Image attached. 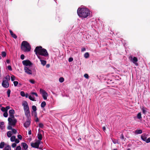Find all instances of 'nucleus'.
<instances>
[{
  "label": "nucleus",
  "instance_id": "5fc2aeb1",
  "mask_svg": "<svg viewBox=\"0 0 150 150\" xmlns=\"http://www.w3.org/2000/svg\"><path fill=\"white\" fill-rule=\"evenodd\" d=\"M120 138L122 140H123V139H124V135H123V134H122L121 135Z\"/></svg>",
  "mask_w": 150,
  "mask_h": 150
},
{
  "label": "nucleus",
  "instance_id": "338daca9",
  "mask_svg": "<svg viewBox=\"0 0 150 150\" xmlns=\"http://www.w3.org/2000/svg\"><path fill=\"white\" fill-rule=\"evenodd\" d=\"M105 129H106V128L104 126L103 127V129L104 131H105Z\"/></svg>",
  "mask_w": 150,
  "mask_h": 150
},
{
  "label": "nucleus",
  "instance_id": "e433bc0d",
  "mask_svg": "<svg viewBox=\"0 0 150 150\" xmlns=\"http://www.w3.org/2000/svg\"><path fill=\"white\" fill-rule=\"evenodd\" d=\"M20 94H21V96H23V97H24L25 96V93H24V92L23 91H21V93H20Z\"/></svg>",
  "mask_w": 150,
  "mask_h": 150
},
{
  "label": "nucleus",
  "instance_id": "13d9d810",
  "mask_svg": "<svg viewBox=\"0 0 150 150\" xmlns=\"http://www.w3.org/2000/svg\"><path fill=\"white\" fill-rule=\"evenodd\" d=\"M16 144L15 143L12 144V147L13 148H14L16 146Z\"/></svg>",
  "mask_w": 150,
  "mask_h": 150
},
{
  "label": "nucleus",
  "instance_id": "09e8293b",
  "mask_svg": "<svg viewBox=\"0 0 150 150\" xmlns=\"http://www.w3.org/2000/svg\"><path fill=\"white\" fill-rule=\"evenodd\" d=\"M7 68L9 70L12 71V69L11 66H10V65L8 66L7 67Z\"/></svg>",
  "mask_w": 150,
  "mask_h": 150
},
{
  "label": "nucleus",
  "instance_id": "ea45409f",
  "mask_svg": "<svg viewBox=\"0 0 150 150\" xmlns=\"http://www.w3.org/2000/svg\"><path fill=\"white\" fill-rule=\"evenodd\" d=\"M39 127L41 128H42L44 126L43 124L42 123H40L38 125Z\"/></svg>",
  "mask_w": 150,
  "mask_h": 150
},
{
  "label": "nucleus",
  "instance_id": "412c9836",
  "mask_svg": "<svg viewBox=\"0 0 150 150\" xmlns=\"http://www.w3.org/2000/svg\"><path fill=\"white\" fill-rule=\"evenodd\" d=\"M4 122H0V128H1V129H3L4 127Z\"/></svg>",
  "mask_w": 150,
  "mask_h": 150
},
{
  "label": "nucleus",
  "instance_id": "c85d7f7f",
  "mask_svg": "<svg viewBox=\"0 0 150 150\" xmlns=\"http://www.w3.org/2000/svg\"><path fill=\"white\" fill-rule=\"evenodd\" d=\"M23 109L24 112L30 110L29 106L23 108Z\"/></svg>",
  "mask_w": 150,
  "mask_h": 150
},
{
  "label": "nucleus",
  "instance_id": "de8ad7c7",
  "mask_svg": "<svg viewBox=\"0 0 150 150\" xmlns=\"http://www.w3.org/2000/svg\"><path fill=\"white\" fill-rule=\"evenodd\" d=\"M84 76L85 78L86 79H88L89 78L88 75L87 74H85L84 75Z\"/></svg>",
  "mask_w": 150,
  "mask_h": 150
},
{
  "label": "nucleus",
  "instance_id": "bf43d9fd",
  "mask_svg": "<svg viewBox=\"0 0 150 150\" xmlns=\"http://www.w3.org/2000/svg\"><path fill=\"white\" fill-rule=\"evenodd\" d=\"M39 121V119L38 118V117H37L35 119V121L36 122H38Z\"/></svg>",
  "mask_w": 150,
  "mask_h": 150
},
{
  "label": "nucleus",
  "instance_id": "cd10ccee",
  "mask_svg": "<svg viewBox=\"0 0 150 150\" xmlns=\"http://www.w3.org/2000/svg\"><path fill=\"white\" fill-rule=\"evenodd\" d=\"M32 109L34 112H36V111L37 110V108L35 106L33 105L32 106Z\"/></svg>",
  "mask_w": 150,
  "mask_h": 150
},
{
  "label": "nucleus",
  "instance_id": "c03bdc74",
  "mask_svg": "<svg viewBox=\"0 0 150 150\" xmlns=\"http://www.w3.org/2000/svg\"><path fill=\"white\" fill-rule=\"evenodd\" d=\"M147 143H149L150 142V137L148 138L145 141Z\"/></svg>",
  "mask_w": 150,
  "mask_h": 150
},
{
  "label": "nucleus",
  "instance_id": "39448f33",
  "mask_svg": "<svg viewBox=\"0 0 150 150\" xmlns=\"http://www.w3.org/2000/svg\"><path fill=\"white\" fill-rule=\"evenodd\" d=\"M12 118L9 117L8 119V124L9 125L13 126L15 125L17 121L15 119L13 120L12 119Z\"/></svg>",
  "mask_w": 150,
  "mask_h": 150
},
{
  "label": "nucleus",
  "instance_id": "f257e3e1",
  "mask_svg": "<svg viewBox=\"0 0 150 150\" xmlns=\"http://www.w3.org/2000/svg\"><path fill=\"white\" fill-rule=\"evenodd\" d=\"M90 11L86 8H78L77 13L78 15L80 17L86 18L89 16L90 14Z\"/></svg>",
  "mask_w": 150,
  "mask_h": 150
},
{
  "label": "nucleus",
  "instance_id": "603ef678",
  "mask_svg": "<svg viewBox=\"0 0 150 150\" xmlns=\"http://www.w3.org/2000/svg\"><path fill=\"white\" fill-rule=\"evenodd\" d=\"M17 137H18V138L20 139V140H21L22 139V136L20 135V134H18V136H17Z\"/></svg>",
  "mask_w": 150,
  "mask_h": 150
},
{
  "label": "nucleus",
  "instance_id": "f3484780",
  "mask_svg": "<svg viewBox=\"0 0 150 150\" xmlns=\"http://www.w3.org/2000/svg\"><path fill=\"white\" fill-rule=\"evenodd\" d=\"M9 32L10 33V34L11 35L12 37H13L15 39H16L17 38V36L15 34L13 33V32L11 30H9Z\"/></svg>",
  "mask_w": 150,
  "mask_h": 150
},
{
  "label": "nucleus",
  "instance_id": "37998d69",
  "mask_svg": "<svg viewBox=\"0 0 150 150\" xmlns=\"http://www.w3.org/2000/svg\"><path fill=\"white\" fill-rule=\"evenodd\" d=\"M31 94H32V95H35V96L36 97L38 96V94L36 93L32 92L31 93Z\"/></svg>",
  "mask_w": 150,
  "mask_h": 150
},
{
  "label": "nucleus",
  "instance_id": "a19ab883",
  "mask_svg": "<svg viewBox=\"0 0 150 150\" xmlns=\"http://www.w3.org/2000/svg\"><path fill=\"white\" fill-rule=\"evenodd\" d=\"M21 148L20 146H17L16 148V150H21Z\"/></svg>",
  "mask_w": 150,
  "mask_h": 150
},
{
  "label": "nucleus",
  "instance_id": "4be33fe9",
  "mask_svg": "<svg viewBox=\"0 0 150 150\" xmlns=\"http://www.w3.org/2000/svg\"><path fill=\"white\" fill-rule=\"evenodd\" d=\"M16 139V136H13L11 137L10 138V140L11 142H13Z\"/></svg>",
  "mask_w": 150,
  "mask_h": 150
},
{
  "label": "nucleus",
  "instance_id": "9b49d317",
  "mask_svg": "<svg viewBox=\"0 0 150 150\" xmlns=\"http://www.w3.org/2000/svg\"><path fill=\"white\" fill-rule=\"evenodd\" d=\"M38 58L40 59V62H41V64L43 66H44L46 63V61L45 60H43L42 59V58L40 56H38Z\"/></svg>",
  "mask_w": 150,
  "mask_h": 150
},
{
  "label": "nucleus",
  "instance_id": "f8f14e48",
  "mask_svg": "<svg viewBox=\"0 0 150 150\" xmlns=\"http://www.w3.org/2000/svg\"><path fill=\"white\" fill-rule=\"evenodd\" d=\"M24 70L25 72L28 74H32L31 70L27 67H25Z\"/></svg>",
  "mask_w": 150,
  "mask_h": 150
},
{
  "label": "nucleus",
  "instance_id": "2f4dec72",
  "mask_svg": "<svg viewBox=\"0 0 150 150\" xmlns=\"http://www.w3.org/2000/svg\"><path fill=\"white\" fill-rule=\"evenodd\" d=\"M64 81V79L63 77H60L59 79V81L61 83L63 82Z\"/></svg>",
  "mask_w": 150,
  "mask_h": 150
},
{
  "label": "nucleus",
  "instance_id": "680f3d73",
  "mask_svg": "<svg viewBox=\"0 0 150 150\" xmlns=\"http://www.w3.org/2000/svg\"><path fill=\"white\" fill-rule=\"evenodd\" d=\"M86 50V49L84 48H83L81 50V52H83Z\"/></svg>",
  "mask_w": 150,
  "mask_h": 150
},
{
  "label": "nucleus",
  "instance_id": "6e6d98bb",
  "mask_svg": "<svg viewBox=\"0 0 150 150\" xmlns=\"http://www.w3.org/2000/svg\"><path fill=\"white\" fill-rule=\"evenodd\" d=\"M17 144L19 143L20 142V141L18 139H15V140L14 141Z\"/></svg>",
  "mask_w": 150,
  "mask_h": 150
},
{
  "label": "nucleus",
  "instance_id": "4d7b16f0",
  "mask_svg": "<svg viewBox=\"0 0 150 150\" xmlns=\"http://www.w3.org/2000/svg\"><path fill=\"white\" fill-rule=\"evenodd\" d=\"M6 111L7 112L8 110L10 108V107L9 106H7L6 108Z\"/></svg>",
  "mask_w": 150,
  "mask_h": 150
},
{
  "label": "nucleus",
  "instance_id": "4c0bfd02",
  "mask_svg": "<svg viewBox=\"0 0 150 150\" xmlns=\"http://www.w3.org/2000/svg\"><path fill=\"white\" fill-rule=\"evenodd\" d=\"M15 77L14 76V75H12L11 76V81H14V80H15Z\"/></svg>",
  "mask_w": 150,
  "mask_h": 150
},
{
  "label": "nucleus",
  "instance_id": "4468645a",
  "mask_svg": "<svg viewBox=\"0 0 150 150\" xmlns=\"http://www.w3.org/2000/svg\"><path fill=\"white\" fill-rule=\"evenodd\" d=\"M25 115L27 118H30V110L24 112Z\"/></svg>",
  "mask_w": 150,
  "mask_h": 150
},
{
  "label": "nucleus",
  "instance_id": "c756f323",
  "mask_svg": "<svg viewBox=\"0 0 150 150\" xmlns=\"http://www.w3.org/2000/svg\"><path fill=\"white\" fill-rule=\"evenodd\" d=\"M84 57L86 58H88L89 57V54L88 52L84 54Z\"/></svg>",
  "mask_w": 150,
  "mask_h": 150
},
{
  "label": "nucleus",
  "instance_id": "6e6552de",
  "mask_svg": "<svg viewBox=\"0 0 150 150\" xmlns=\"http://www.w3.org/2000/svg\"><path fill=\"white\" fill-rule=\"evenodd\" d=\"M2 84V86L5 88H7L9 86V83L8 81L6 80H3Z\"/></svg>",
  "mask_w": 150,
  "mask_h": 150
},
{
  "label": "nucleus",
  "instance_id": "0e129e2a",
  "mask_svg": "<svg viewBox=\"0 0 150 150\" xmlns=\"http://www.w3.org/2000/svg\"><path fill=\"white\" fill-rule=\"evenodd\" d=\"M35 117L36 118L37 117V112H35Z\"/></svg>",
  "mask_w": 150,
  "mask_h": 150
},
{
  "label": "nucleus",
  "instance_id": "6ab92c4d",
  "mask_svg": "<svg viewBox=\"0 0 150 150\" xmlns=\"http://www.w3.org/2000/svg\"><path fill=\"white\" fill-rule=\"evenodd\" d=\"M38 138L39 139V141H40L42 139V136L41 133H39L38 134Z\"/></svg>",
  "mask_w": 150,
  "mask_h": 150
},
{
  "label": "nucleus",
  "instance_id": "864d4df0",
  "mask_svg": "<svg viewBox=\"0 0 150 150\" xmlns=\"http://www.w3.org/2000/svg\"><path fill=\"white\" fill-rule=\"evenodd\" d=\"M73 59L72 58L70 57L68 61H69V62H71L72 61H73Z\"/></svg>",
  "mask_w": 150,
  "mask_h": 150
},
{
  "label": "nucleus",
  "instance_id": "20e7f679",
  "mask_svg": "<svg viewBox=\"0 0 150 150\" xmlns=\"http://www.w3.org/2000/svg\"><path fill=\"white\" fill-rule=\"evenodd\" d=\"M40 93L42 95V96L44 99L45 100H47L48 95L46 91L41 88L40 89Z\"/></svg>",
  "mask_w": 150,
  "mask_h": 150
},
{
  "label": "nucleus",
  "instance_id": "69168bd1",
  "mask_svg": "<svg viewBox=\"0 0 150 150\" xmlns=\"http://www.w3.org/2000/svg\"><path fill=\"white\" fill-rule=\"evenodd\" d=\"M25 96L26 98H27L28 96V93H26L25 95Z\"/></svg>",
  "mask_w": 150,
  "mask_h": 150
},
{
  "label": "nucleus",
  "instance_id": "774afa93",
  "mask_svg": "<svg viewBox=\"0 0 150 150\" xmlns=\"http://www.w3.org/2000/svg\"><path fill=\"white\" fill-rule=\"evenodd\" d=\"M50 65L49 64H47L46 65V67H47V68H49L50 67Z\"/></svg>",
  "mask_w": 150,
  "mask_h": 150
},
{
  "label": "nucleus",
  "instance_id": "7ed1b4c3",
  "mask_svg": "<svg viewBox=\"0 0 150 150\" xmlns=\"http://www.w3.org/2000/svg\"><path fill=\"white\" fill-rule=\"evenodd\" d=\"M21 49L25 52H28L30 51L31 47L30 44L26 41H23L21 44Z\"/></svg>",
  "mask_w": 150,
  "mask_h": 150
},
{
  "label": "nucleus",
  "instance_id": "f704fd0d",
  "mask_svg": "<svg viewBox=\"0 0 150 150\" xmlns=\"http://www.w3.org/2000/svg\"><path fill=\"white\" fill-rule=\"evenodd\" d=\"M11 90L10 89H8L7 91V93L8 95V96L9 97L10 96V94L11 93Z\"/></svg>",
  "mask_w": 150,
  "mask_h": 150
},
{
  "label": "nucleus",
  "instance_id": "3c124183",
  "mask_svg": "<svg viewBox=\"0 0 150 150\" xmlns=\"http://www.w3.org/2000/svg\"><path fill=\"white\" fill-rule=\"evenodd\" d=\"M29 81L32 84H34L35 83V81L33 79H30L29 80Z\"/></svg>",
  "mask_w": 150,
  "mask_h": 150
},
{
  "label": "nucleus",
  "instance_id": "393cba45",
  "mask_svg": "<svg viewBox=\"0 0 150 150\" xmlns=\"http://www.w3.org/2000/svg\"><path fill=\"white\" fill-rule=\"evenodd\" d=\"M46 105V102L45 101H43L41 103V106L42 108L44 107Z\"/></svg>",
  "mask_w": 150,
  "mask_h": 150
},
{
  "label": "nucleus",
  "instance_id": "5701e85b",
  "mask_svg": "<svg viewBox=\"0 0 150 150\" xmlns=\"http://www.w3.org/2000/svg\"><path fill=\"white\" fill-rule=\"evenodd\" d=\"M5 143L4 142H1L0 143V148H3L4 146Z\"/></svg>",
  "mask_w": 150,
  "mask_h": 150
},
{
  "label": "nucleus",
  "instance_id": "9d476101",
  "mask_svg": "<svg viewBox=\"0 0 150 150\" xmlns=\"http://www.w3.org/2000/svg\"><path fill=\"white\" fill-rule=\"evenodd\" d=\"M15 113V111L13 109L10 110L9 111V113L11 118L13 119L14 118V114Z\"/></svg>",
  "mask_w": 150,
  "mask_h": 150
},
{
  "label": "nucleus",
  "instance_id": "a18cd8bd",
  "mask_svg": "<svg viewBox=\"0 0 150 150\" xmlns=\"http://www.w3.org/2000/svg\"><path fill=\"white\" fill-rule=\"evenodd\" d=\"M11 125H9L7 127V129L8 130L12 129V128L11 126Z\"/></svg>",
  "mask_w": 150,
  "mask_h": 150
},
{
  "label": "nucleus",
  "instance_id": "2eb2a0df",
  "mask_svg": "<svg viewBox=\"0 0 150 150\" xmlns=\"http://www.w3.org/2000/svg\"><path fill=\"white\" fill-rule=\"evenodd\" d=\"M138 61V59L137 57H134L132 59V61L136 65L138 66V64L136 63Z\"/></svg>",
  "mask_w": 150,
  "mask_h": 150
},
{
  "label": "nucleus",
  "instance_id": "1a4fd4ad",
  "mask_svg": "<svg viewBox=\"0 0 150 150\" xmlns=\"http://www.w3.org/2000/svg\"><path fill=\"white\" fill-rule=\"evenodd\" d=\"M30 118H27V120L24 124V126L26 128L28 127L30 125Z\"/></svg>",
  "mask_w": 150,
  "mask_h": 150
},
{
  "label": "nucleus",
  "instance_id": "052dcab7",
  "mask_svg": "<svg viewBox=\"0 0 150 150\" xmlns=\"http://www.w3.org/2000/svg\"><path fill=\"white\" fill-rule=\"evenodd\" d=\"M142 112H143V113L144 114H145V112H146V111L144 110V108H142Z\"/></svg>",
  "mask_w": 150,
  "mask_h": 150
},
{
  "label": "nucleus",
  "instance_id": "c9c22d12",
  "mask_svg": "<svg viewBox=\"0 0 150 150\" xmlns=\"http://www.w3.org/2000/svg\"><path fill=\"white\" fill-rule=\"evenodd\" d=\"M3 116L4 117H7L8 116V114L7 112L6 111L4 113Z\"/></svg>",
  "mask_w": 150,
  "mask_h": 150
},
{
  "label": "nucleus",
  "instance_id": "0eeeda50",
  "mask_svg": "<svg viewBox=\"0 0 150 150\" xmlns=\"http://www.w3.org/2000/svg\"><path fill=\"white\" fill-rule=\"evenodd\" d=\"M22 63L23 65L26 66H30L32 64L31 62L28 60L23 61H22Z\"/></svg>",
  "mask_w": 150,
  "mask_h": 150
},
{
  "label": "nucleus",
  "instance_id": "79ce46f5",
  "mask_svg": "<svg viewBox=\"0 0 150 150\" xmlns=\"http://www.w3.org/2000/svg\"><path fill=\"white\" fill-rule=\"evenodd\" d=\"M1 110L3 112H5L6 111V108L4 107H2L1 108Z\"/></svg>",
  "mask_w": 150,
  "mask_h": 150
},
{
  "label": "nucleus",
  "instance_id": "f03ea898",
  "mask_svg": "<svg viewBox=\"0 0 150 150\" xmlns=\"http://www.w3.org/2000/svg\"><path fill=\"white\" fill-rule=\"evenodd\" d=\"M34 52L37 56H38V54L45 57L48 56V53L46 49L43 48L41 46L36 47Z\"/></svg>",
  "mask_w": 150,
  "mask_h": 150
},
{
  "label": "nucleus",
  "instance_id": "e2e57ef3",
  "mask_svg": "<svg viewBox=\"0 0 150 150\" xmlns=\"http://www.w3.org/2000/svg\"><path fill=\"white\" fill-rule=\"evenodd\" d=\"M28 134L29 135L31 134V131L30 130L28 132Z\"/></svg>",
  "mask_w": 150,
  "mask_h": 150
},
{
  "label": "nucleus",
  "instance_id": "a211bd4d",
  "mask_svg": "<svg viewBox=\"0 0 150 150\" xmlns=\"http://www.w3.org/2000/svg\"><path fill=\"white\" fill-rule=\"evenodd\" d=\"M142 130L141 129H137L135 131V133L136 134H139L142 133Z\"/></svg>",
  "mask_w": 150,
  "mask_h": 150
},
{
  "label": "nucleus",
  "instance_id": "dca6fc26",
  "mask_svg": "<svg viewBox=\"0 0 150 150\" xmlns=\"http://www.w3.org/2000/svg\"><path fill=\"white\" fill-rule=\"evenodd\" d=\"M141 138L143 141L145 142L147 138V136L146 135V134H142L141 136Z\"/></svg>",
  "mask_w": 150,
  "mask_h": 150
},
{
  "label": "nucleus",
  "instance_id": "58836bf2",
  "mask_svg": "<svg viewBox=\"0 0 150 150\" xmlns=\"http://www.w3.org/2000/svg\"><path fill=\"white\" fill-rule=\"evenodd\" d=\"M13 83L15 86H17V85L18 84V83L17 81H13Z\"/></svg>",
  "mask_w": 150,
  "mask_h": 150
},
{
  "label": "nucleus",
  "instance_id": "aec40b11",
  "mask_svg": "<svg viewBox=\"0 0 150 150\" xmlns=\"http://www.w3.org/2000/svg\"><path fill=\"white\" fill-rule=\"evenodd\" d=\"M22 105L23 106V108L28 106L27 102L26 101H24L22 103Z\"/></svg>",
  "mask_w": 150,
  "mask_h": 150
},
{
  "label": "nucleus",
  "instance_id": "a878e982",
  "mask_svg": "<svg viewBox=\"0 0 150 150\" xmlns=\"http://www.w3.org/2000/svg\"><path fill=\"white\" fill-rule=\"evenodd\" d=\"M7 136L8 137H11L12 135V133L11 131H9L7 133Z\"/></svg>",
  "mask_w": 150,
  "mask_h": 150
},
{
  "label": "nucleus",
  "instance_id": "49530a36",
  "mask_svg": "<svg viewBox=\"0 0 150 150\" xmlns=\"http://www.w3.org/2000/svg\"><path fill=\"white\" fill-rule=\"evenodd\" d=\"M25 56L24 54H22L21 56V59L23 60L24 59Z\"/></svg>",
  "mask_w": 150,
  "mask_h": 150
},
{
  "label": "nucleus",
  "instance_id": "ddd939ff",
  "mask_svg": "<svg viewBox=\"0 0 150 150\" xmlns=\"http://www.w3.org/2000/svg\"><path fill=\"white\" fill-rule=\"evenodd\" d=\"M21 145L22 146L23 149L26 150L28 148V146L27 144L23 142L21 143Z\"/></svg>",
  "mask_w": 150,
  "mask_h": 150
},
{
  "label": "nucleus",
  "instance_id": "bb28decb",
  "mask_svg": "<svg viewBox=\"0 0 150 150\" xmlns=\"http://www.w3.org/2000/svg\"><path fill=\"white\" fill-rule=\"evenodd\" d=\"M137 117L139 119L142 118L141 114V112H139L137 115Z\"/></svg>",
  "mask_w": 150,
  "mask_h": 150
},
{
  "label": "nucleus",
  "instance_id": "423d86ee",
  "mask_svg": "<svg viewBox=\"0 0 150 150\" xmlns=\"http://www.w3.org/2000/svg\"><path fill=\"white\" fill-rule=\"evenodd\" d=\"M40 144V141H38L37 142H36L35 143H31V146L33 147L36 148H38L39 147V146Z\"/></svg>",
  "mask_w": 150,
  "mask_h": 150
},
{
  "label": "nucleus",
  "instance_id": "72a5a7b5",
  "mask_svg": "<svg viewBox=\"0 0 150 150\" xmlns=\"http://www.w3.org/2000/svg\"><path fill=\"white\" fill-rule=\"evenodd\" d=\"M2 56L3 57H5L6 56V53L5 52H2L1 53Z\"/></svg>",
  "mask_w": 150,
  "mask_h": 150
},
{
  "label": "nucleus",
  "instance_id": "8fccbe9b",
  "mask_svg": "<svg viewBox=\"0 0 150 150\" xmlns=\"http://www.w3.org/2000/svg\"><path fill=\"white\" fill-rule=\"evenodd\" d=\"M12 132L14 134H15L17 132V131H16V130L15 129H12Z\"/></svg>",
  "mask_w": 150,
  "mask_h": 150
},
{
  "label": "nucleus",
  "instance_id": "7c9ffc66",
  "mask_svg": "<svg viewBox=\"0 0 150 150\" xmlns=\"http://www.w3.org/2000/svg\"><path fill=\"white\" fill-rule=\"evenodd\" d=\"M28 98H29L31 100H32V101H36L35 100V98H33L31 96H30V95L28 96Z\"/></svg>",
  "mask_w": 150,
  "mask_h": 150
},
{
  "label": "nucleus",
  "instance_id": "b1692460",
  "mask_svg": "<svg viewBox=\"0 0 150 150\" xmlns=\"http://www.w3.org/2000/svg\"><path fill=\"white\" fill-rule=\"evenodd\" d=\"M4 150H11V148L9 145L6 146L4 149Z\"/></svg>",
  "mask_w": 150,
  "mask_h": 150
},
{
  "label": "nucleus",
  "instance_id": "473e14b6",
  "mask_svg": "<svg viewBox=\"0 0 150 150\" xmlns=\"http://www.w3.org/2000/svg\"><path fill=\"white\" fill-rule=\"evenodd\" d=\"M5 80H6L8 81V80H10V76L9 75H7L6 77H5Z\"/></svg>",
  "mask_w": 150,
  "mask_h": 150
}]
</instances>
